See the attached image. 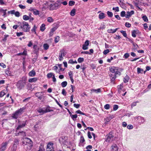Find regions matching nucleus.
Segmentation results:
<instances>
[{"label":"nucleus","mask_w":151,"mask_h":151,"mask_svg":"<svg viewBox=\"0 0 151 151\" xmlns=\"http://www.w3.org/2000/svg\"><path fill=\"white\" fill-rule=\"evenodd\" d=\"M22 145L27 151H30L33 146V142L30 139L25 137L22 142Z\"/></svg>","instance_id":"1"},{"label":"nucleus","mask_w":151,"mask_h":151,"mask_svg":"<svg viewBox=\"0 0 151 151\" xmlns=\"http://www.w3.org/2000/svg\"><path fill=\"white\" fill-rule=\"evenodd\" d=\"M20 28L25 32H28L30 30V27L28 23L25 21L18 22Z\"/></svg>","instance_id":"2"},{"label":"nucleus","mask_w":151,"mask_h":151,"mask_svg":"<svg viewBox=\"0 0 151 151\" xmlns=\"http://www.w3.org/2000/svg\"><path fill=\"white\" fill-rule=\"evenodd\" d=\"M26 109V107H24L20 108L19 109L16 111L13 114L12 117L13 119H17L19 115L21 114L23 111Z\"/></svg>","instance_id":"3"},{"label":"nucleus","mask_w":151,"mask_h":151,"mask_svg":"<svg viewBox=\"0 0 151 151\" xmlns=\"http://www.w3.org/2000/svg\"><path fill=\"white\" fill-rule=\"evenodd\" d=\"M68 137L63 136L60 137L59 140L61 144L66 145L68 144Z\"/></svg>","instance_id":"4"},{"label":"nucleus","mask_w":151,"mask_h":151,"mask_svg":"<svg viewBox=\"0 0 151 151\" xmlns=\"http://www.w3.org/2000/svg\"><path fill=\"white\" fill-rule=\"evenodd\" d=\"M106 141L107 142H110L112 141L114 139L113 133L111 132L106 136Z\"/></svg>","instance_id":"5"},{"label":"nucleus","mask_w":151,"mask_h":151,"mask_svg":"<svg viewBox=\"0 0 151 151\" xmlns=\"http://www.w3.org/2000/svg\"><path fill=\"white\" fill-rule=\"evenodd\" d=\"M67 54L66 51L64 49H62L60 50L58 57L59 60L61 61L63 59V57H65Z\"/></svg>","instance_id":"6"},{"label":"nucleus","mask_w":151,"mask_h":151,"mask_svg":"<svg viewBox=\"0 0 151 151\" xmlns=\"http://www.w3.org/2000/svg\"><path fill=\"white\" fill-rule=\"evenodd\" d=\"M134 118L140 125L144 123L145 122L144 118L140 116L135 117Z\"/></svg>","instance_id":"7"},{"label":"nucleus","mask_w":151,"mask_h":151,"mask_svg":"<svg viewBox=\"0 0 151 151\" xmlns=\"http://www.w3.org/2000/svg\"><path fill=\"white\" fill-rule=\"evenodd\" d=\"M25 85V81H19L17 84V88L19 89H21L23 88Z\"/></svg>","instance_id":"8"},{"label":"nucleus","mask_w":151,"mask_h":151,"mask_svg":"<svg viewBox=\"0 0 151 151\" xmlns=\"http://www.w3.org/2000/svg\"><path fill=\"white\" fill-rule=\"evenodd\" d=\"M53 145V143L51 142L48 143L47 145V151H54V148Z\"/></svg>","instance_id":"9"},{"label":"nucleus","mask_w":151,"mask_h":151,"mask_svg":"<svg viewBox=\"0 0 151 151\" xmlns=\"http://www.w3.org/2000/svg\"><path fill=\"white\" fill-rule=\"evenodd\" d=\"M9 142H3L1 145L0 151H4L6 149Z\"/></svg>","instance_id":"10"},{"label":"nucleus","mask_w":151,"mask_h":151,"mask_svg":"<svg viewBox=\"0 0 151 151\" xmlns=\"http://www.w3.org/2000/svg\"><path fill=\"white\" fill-rule=\"evenodd\" d=\"M89 41L88 40H86L84 44L83 45L82 48L84 50H87L88 49V46L89 45Z\"/></svg>","instance_id":"11"},{"label":"nucleus","mask_w":151,"mask_h":151,"mask_svg":"<svg viewBox=\"0 0 151 151\" xmlns=\"http://www.w3.org/2000/svg\"><path fill=\"white\" fill-rule=\"evenodd\" d=\"M26 121H22V123H20V124L19 125L18 127L17 128V130L19 129H20L24 127L25 126L26 124Z\"/></svg>","instance_id":"12"},{"label":"nucleus","mask_w":151,"mask_h":151,"mask_svg":"<svg viewBox=\"0 0 151 151\" xmlns=\"http://www.w3.org/2000/svg\"><path fill=\"white\" fill-rule=\"evenodd\" d=\"M15 135L16 136H19V135L22 136L24 137L26 136V132L24 131H19L17 132H16L15 134Z\"/></svg>","instance_id":"13"},{"label":"nucleus","mask_w":151,"mask_h":151,"mask_svg":"<svg viewBox=\"0 0 151 151\" xmlns=\"http://www.w3.org/2000/svg\"><path fill=\"white\" fill-rule=\"evenodd\" d=\"M58 27H55L51 29L49 32V36L51 37L53 35L54 32L57 29Z\"/></svg>","instance_id":"14"},{"label":"nucleus","mask_w":151,"mask_h":151,"mask_svg":"<svg viewBox=\"0 0 151 151\" xmlns=\"http://www.w3.org/2000/svg\"><path fill=\"white\" fill-rule=\"evenodd\" d=\"M50 8V10H56L58 9L57 7L55 5V4H50L49 5Z\"/></svg>","instance_id":"15"},{"label":"nucleus","mask_w":151,"mask_h":151,"mask_svg":"<svg viewBox=\"0 0 151 151\" xmlns=\"http://www.w3.org/2000/svg\"><path fill=\"white\" fill-rule=\"evenodd\" d=\"M118 147L117 145L114 144L111 146V151H118Z\"/></svg>","instance_id":"16"},{"label":"nucleus","mask_w":151,"mask_h":151,"mask_svg":"<svg viewBox=\"0 0 151 151\" xmlns=\"http://www.w3.org/2000/svg\"><path fill=\"white\" fill-rule=\"evenodd\" d=\"M134 12L133 10L131 11L130 12H127L126 17V18H129L132 15L134 14Z\"/></svg>","instance_id":"17"},{"label":"nucleus","mask_w":151,"mask_h":151,"mask_svg":"<svg viewBox=\"0 0 151 151\" xmlns=\"http://www.w3.org/2000/svg\"><path fill=\"white\" fill-rule=\"evenodd\" d=\"M33 51L35 53L37 54L39 50V48L37 45H34L33 46Z\"/></svg>","instance_id":"18"},{"label":"nucleus","mask_w":151,"mask_h":151,"mask_svg":"<svg viewBox=\"0 0 151 151\" xmlns=\"http://www.w3.org/2000/svg\"><path fill=\"white\" fill-rule=\"evenodd\" d=\"M62 1L63 0H57L56 2L54 3L58 8L61 6V1Z\"/></svg>","instance_id":"19"},{"label":"nucleus","mask_w":151,"mask_h":151,"mask_svg":"<svg viewBox=\"0 0 151 151\" xmlns=\"http://www.w3.org/2000/svg\"><path fill=\"white\" fill-rule=\"evenodd\" d=\"M7 92V89H4L2 90L0 92V97H3Z\"/></svg>","instance_id":"20"},{"label":"nucleus","mask_w":151,"mask_h":151,"mask_svg":"<svg viewBox=\"0 0 151 151\" xmlns=\"http://www.w3.org/2000/svg\"><path fill=\"white\" fill-rule=\"evenodd\" d=\"M118 67H112L110 68V71L113 73H115L116 70H117Z\"/></svg>","instance_id":"21"},{"label":"nucleus","mask_w":151,"mask_h":151,"mask_svg":"<svg viewBox=\"0 0 151 151\" xmlns=\"http://www.w3.org/2000/svg\"><path fill=\"white\" fill-rule=\"evenodd\" d=\"M139 31L138 30H134L132 31V35L134 37H136V34L138 33Z\"/></svg>","instance_id":"22"},{"label":"nucleus","mask_w":151,"mask_h":151,"mask_svg":"<svg viewBox=\"0 0 151 151\" xmlns=\"http://www.w3.org/2000/svg\"><path fill=\"white\" fill-rule=\"evenodd\" d=\"M117 70H116L114 74V75H120L121 74V72L123 70V69L120 68L118 67Z\"/></svg>","instance_id":"23"},{"label":"nucleus","mask_w":151,"mask_h":151,"mask_svg":"<svg viewBox=\"0 0 151 151\" xmlns=\"http://www.w3.org/2000/svg\"><path fill=\"white\" fill-rule=\"evenodd\" d=\"M118 29V28H117L114 29H108L107 30V32L109 33H115Z\"/></svg>","instance_id":"24"},{"label":"nucleus","mask_w":151,"mask_h":151,"mask_svg":"<svg viewBox=\"0 0 151 151\" xmlns=\"http://www.w3.org/2000/svg\"><path fill=\"white\" fill-rule=\"evenodd\" d=\"M105 17V14L104 13H100L99 15V18L100 19H104Z\"/></svg>","instance_id":"25"},{"label":"nucleus","mask_w":151,"mask_h":151,"mask_svg":"<svg viewBox=\"0 0 151 151\" xmlns=\"http://www.w3.org/2000/svg\"><path fill=\"white\" fill-rule=\"evenodd\" d=\"M36 74V73L35 71L34 70H32L30 71L29 73V76L31 77L34 76Z\"/></svg>","instance_id":"26"},{"label":"nucleus","mask_w":151,"mask_h":151,"mask_svg":"<svg viewBox=\"0 0 151 151\" xmlns=\"http://www.w3.org/2000/svg\"><path fill=\"white\" fill-rule=\"evenodd\" d=\"M76 9L74 8L70 12V14L72 16H74L76 14Z\"/></svg>","instance_id":"27"},{"label":"nucleus","mask_w":151,"mask_h":151,"mask_svg":"<svg viewBox=\"0 0 151 151\" xmlns=\"http://www.w3.org/2000/svg\"><path fill=\"white\" fill-rule=\"evenodd\" d=\"M129 80V77L127 75L123 78L124 82L125 83H127Z\"/></svg>","instance_id":"28"},{"label":"nucleus","mask_w":151,"mask_h":151,"mask_svg":"<svg viewBox=\"0 0 151 151\" xmlns=\"http://www.w3.org/2000/svg\"><path fill=\"white\" fill-rule=\"evenodd\" d=\"M37 80V78H31L29 80V82L30 83L35 82Z\"/></svg>","instance_id":"29"},{"label":"nucleus","mask_w":151,"mask_h":151,"mask_svg":"<svg viewBox=\"0 0 151 151\" xmlns=\"http://www.w3.org/2000/svg\"><path fill=\"white\" fill-rule=\"evenodd\" d=\"M123 84H121L120 85H118L117 86V88L118 90V91L119 93H120L121 92V90L123 88Z\"/></svg>","instance_id":"30"},{"label":"nucleus","mask_w":151,"mask_h":151,"mask_svg":"<svg viewBox=\"0 0 151 151\" xmlns=\"http://www.w3.org/2000/svg\"><path fill=\"white\" fill-rule=\"evenodd\" d=\"M144 71L143 69L139 68H137V72L138 74L143 73Z\"/></svg>","instance_id":"31"},{"label":"nucleus","mask_w":151,"mask_h":151,"mask_svg":"<svg viewBox=\"0 0 151 151\" xmlns=\"http://www.w3.org/2000/svg\"><path fill=\"white\" fill-rule=\"evenodd\" d=\"M45 25L44 24H42L40 27V30L42 32L44 31L45 29Z\"/></svg>","instance_id":"32"},{"label":"nucleus","mask_w":151,"mask_h":151,"mask_svg":"<svg viewBox=\"0 0 151 151\" xmlns=\"http://www.w3.org/2000/svg\"><path fill=\"white\" fill-rule=\"evenodd\" d=\"M23 19L24 20H28L29 19V17L26 15H24L23 16Z\"/></svg>","instance_id":"33"},{"label":"nucleus","mask_w":151,"mask_h":151,"mask_svg":"<svg viewBox=\"0 0 151 151\" xmlns=\"http://www.w3.org/2000/svg\"><path fill=\"white\" fill-rule=\"evenodd\" d=\"M37 111L39 113L42 114L45 113V110L41 108L37 110Z\"/></svg>","instance_id":"34"},{"label":"nucleus","mask_w":151,"mask_h":151,"mask_svg":"<svg viewBox=\"0 0 151 151\" xmlns=\"http://www.w3.org/2000/svg\"><path fill=\"white\" fill-rule=\"evenodd\" d=\"M47 21L51 23L53 22L54 20L51 17H49L47 18Z\"/></svg>","instance_id":"35"},{"label":"nucleus","mask_w":151,"mask_h":151,"mask_svg":"<svg viewBox=\"0 0 151 151\" xmlns=\"http://www.w3.org/2000/svg\"><path fill=\"white\" fill-rule=\"evenodd\" d=\"M70 116L73 120H75L77 117V114L73 115L72 114Z\"/></svg>","instance_id":"36"},{"label":"nucleus","mask_w":151,"mask_h":151,"mask_svg":"<svg viewBox=\"0 0 151 151\" xmlns=\"http://www.w3.org/2000/svg\"><path fill=\"white\" fill-rule=\"evenodd\" d=\"M86 68V67L84 65L81 66V69H82V72L84 74H85L86 73V71L85 70Z\"/></svg>","instance_id":"37"},{"label":"nucleus","mask_w":151,"mask_h":151,"mask_svg":"<svg viewBox=\"0 0 151 151\" xmlns=\"http://www.w3.org/2000/svg\"><path fill=\"white\" fill-rule=\"evenodd\" d=\"M107 14L110 17H111L113 16V14L111 12L108 11L107 12Z\"/></svg>","instance_id":"38"},{"label":"nucleus","mask_w":151,"mask_h":151,"mask_svg":"<svg viewBox=\"0 0 151 151\" xmlns=\"http://www.w3.org/2000/svg\"><path fill=\"white\" fill-rule=\"evenodd\" d=\"M116 78V76L115 75H114L112 77V78L111 79V82L113 83H114V81Z\"/></svg>","instance_id":"39"},{"label":"nucleus","mask_w":151,"mask_h":151,"mask_svg":"<svg viewBox=\"0 0 151 151\" xmlns=\"http://www.w3.org/2000/svg\"><path fill=\"white\" fill-rule=\"evenodd\" d=\"M17 146L15 145H13L11 148V151H16Z\"/></svg>","instance_id":"40"},{"label":"nucleus","mask_w":151,"mask_h":151,"mask_svg":"<svg viewBox=\"0 0 151 151\" xmlns=\"http://www.w3.org/2000/svg\"><path fill=\"white\" fill-rule=\"evenodd\" d=\"M91 91H93L97 93L101 92V89L100 88H98L97 89H93Z\"/></svg>","instance_id":"41"},{"label":"nucleus","mask_w":151,"mask_h":151,"mask_svg":"<svg viewBox=\"0 0 151 151\" xmlns=\"http://www.w3.org/2000/svg\"><path fill=\"white\" fill-rule=\"evenodd\" d=\"M0 13L3 14V16H5L6 14V10L0 9Z\"/></svg>","instance_id":"42"},{"label":"nucleus","mask_w":151,"mask_h":151,"mask_svg":"<svg viewBox=\"0 0 151 151\" xmlns=\"http://www.w3.org/2000/svg\"><path fill=\"white\" fill-rule=\"evenodd\" d=\"M75 2L73 1H69L68 3L69 5L70 6H73L75 4Z\"/></svg>","instance_id":"43"},{"label":"nucleus","mask_w":151,"mask_h":151,"mask_svg":"<svg viewBox=\"0 0 151 151\" xmlns=\"http://www.w3.org/2000/svg\"><path fill=\"white\" fill-rule=\"evenodd\" d=\"M49 47V45L47 44H45L43 45V48L44 50H47Z\"/></svg>","instance_id":"44"},{"label":"nucleus","mask_w":151,"mask_h":151,"mask_svg":"<svg viewBox=\"0 0 151 151\" xmlns=\"http://www.w3.org/2000/svg\"><path fill=\"white\" fill-rule=\"evenodd\" d=\"M67 84V83L66 81L62 82L61 83V86L63 87H65Z\"/></svg>","instance_id":"45"},{"label":"nucleus","mask_w":151,"mask_h":151,"mask_svg":"<svg viewBox=\"0 0 151 151\" xmlns=\"http://www.w3.org/2000/svg\"><path fill=\"white\" fill-rule=\"evenodd\" d=\"M84 58H83L80 57L78 59V61L79 63H81L84 61Z\"/></svg>","instance_id":"46"},{"label":"nucleus","mask_w":151,"mask_h":151,"mask_svg":"<svg viewBox=\"0 0 151 151\" xmlns=\"http://www.w3.org/2000/svg\"><path fill=\"white\" fill-rule=\"evenodd\" d=\"M142 18L143 20L146 22H147L148 21V19L146 15H144L142 17Z\"/></svg>","instance_id":"47"},{"label":"nucleus","mask_w":151,"mask_h":151,"mask_svg":"<svg viewBox=\"0 0 151 151\" xmlns=\"http://www.w3.org/2000/svg\"><path fill=\"white\" fill-rule=\"evenodd\" d=\"M53 75H54V74L52 73H48L47 75V77L48 78H50L53 76Z\"/></svg>","instance_id":"48"},{"label":"nucleus","mask_w":151,"mask_h":151,"mask_svg":"<svg viewBox=\"0 0 151 151\" xmlns=\"http://www.w3.org/2000/svg\"><path fill=\"white\" fill-rule=\"evenodd\" d=\"M50 107L48 106L47 108L45 109V113H46L48 112H50L51 110L50 109Z\"/></svg>","instance_id":"49"},{"label":"nucleus","mask_w":151,"mask_h":151,"mask_svg":"<svg viewBox=\"0 0 151 151\" xmlns=\"http://www.w3.org/2000/svg\"><path fill=\"white\" fill-rule=\"evenodd\" d=\"M120 32L122 33L124 37H127V34L126 33V31L123 30H121L120 31Z\"/></svg>","instance_id":"50"},{"label":"nucleus","mask_w":151,"mask_h":151,"mask_svg":"<svg viewBox=\"0 0 151 151\" xmlns=\"http://www.w3.org/2000/svg\"><path fill=\"white\" fill-rule=\"evenodd\" d=\"M27 53V51L26 50H24L22 52L18 54V55H26Z\"/></svg>","instance_id":"51"},{"label":"nucleus","mask_w":151,"mask_h":151,"mask_svg":"<svg viewBox=\"0 0 151 151\" xmlns=\"http://www.w3.org/2000/svg\"><path fill=\"white\" fill-rule=\"evenodd\" d=\"M19 141L17 139H15L14 141V145H15L16 146H17V145H18Z\"/></svg>","instance_id":"52"},{"label":"nucleus","mask_w":151,"mask_h":151,"mask_svg":"<svg viewBox=\"0 0 151 151\" xmlns=\"http://www.w3.org/2000/svg\"><path fill=\"white\" fill-rule=\"evenodd\" d=\"M83 136H81L80 138V142L81 143H83L85 142Z\"/></svg>","instance_id":"53"},{"label":"nucleus","mask_w":151,"mask_h":151,"mask_svg":"<svg viewBox=\"0 0 151 151\" xmlns=\"http://www.w3.org/2000/svg\"><path fill=\"white\" fill-rule=\"evenodd\" d=\"M118 108V106L117 105L115 104L113 106V110L114 111L116 110Z\"/></svg>","instance_id":"54"},{"label":"nucleus","mask_w":151,"mask_h":151,"mask_svg":"<svg viewBox=\"0 0 151 151\" xmlns=\"http://www.w3.org/2000/svg\"><path fill=\"white\" fill-rule=\"evenodd\" d=\"M110 52L109 50V49H107L106 50H105L104 52H103V54L105 55H106L107 53H109Z\"/></svg>","instance_id":"55"},{"label":"nucleus","mask_w":151,"mask_h":151,"mask_svg":"<svg viewBox=\"0 0 151 151\" xmlns=\"http://www.w3.org/2000/svg\"><path fill=\"white\" fill-rule=\"evenodd\" d=\"M125 14H126V13L124 11H122L121 12L120 15L122 17H123L125 16L126 15Z\"/></svg>","instance_id":"56"},{"label":"nucleus","mask_w":151,"mask_h":151,"mask_svg":"<svg viewBox=\"0 0 151 151\" xmlns=\"http://www.w3.org/2000/svg\"><path fill=\"white\" fill-rule=\"evenodd\" d=\"M129 54L128 53H125L123 56V58H125V59L127 58H128L129 57Z\"/></svg>","instance_id":"57"},{"label":"nucleus","mask_w":151,"mask_h":151,"mask_svg":"<svg viewBox=\"0 0 151 151\" xmlns=\"http://www.w3.org/2000/svg\"><path fill=\"white\" fill-rule=\"evenodd\" d=\"M60 37L58 36H57L55 38V43H57L59 41Z\"/></svg>","instance_id":"58"},{"label":"nucleus","mask_w":151,"mask_h":151,"mask_svg":"<svg viewBox=\"0 0 151 151\" xmlns=\"http://www.w3.org/2000/svg\"><path fill=\"white\" fill-rule=\"evenodd\" d=\"M104 108L107 110L109 109L110 108V105L108 104H106L104 106Z\"/></svg>","instance_id":"59"},{"label":"nucleus","mask_w":151,"mask_h":151,"mask_svg":"<svg viewBox=\"0 0 151 151\" xmlns=\"http://www.w3.org/2000/svg\"><path fill=\"white\" fill-rule=\"evenodd\" d=\"M37 28V27H36L35 25H34L33 27V28L31 29V31L32 32H35V33H36L35 32L36 29Z\"/></svg>","instance_id":"60"},{"label":"nucleus","mask_w":151,"mask_h":151,"mask_svg":"<svg viewBox=\"0 0 151 151\" xmlns=\"http://www.w3.org/2000/svg\"><path fill=\"white\" fill-rule=\"evenodd\" d=\"M112 9L113 10L115 11V12H118L119 11V8L118 7H113Z\"/></svg>","instance_id":"61"},{"label":"nucleus","mask_w":151,"mask_h":151,"mask_svg":"<svg viewBox=\"0 0 151 151\" xmlns=\"http://www.w3.org/2000/svg\"><path fill=\"white\" fill-rule=\"evenodd\" d=\"M125 25L126 27L128 28L130 27L131 26V24L128 22H126Z\"/></svg>","instance_id":"62"},{"label":"nucleus","mask_w":151,"mask_h":151,"mask_svg":"<svg viewBox=\"0 0 151 151\" xmlns=\"http://www.w3.org/2000/svg\"><path fill=\"white\" fill-rule=\"evenodd\" d=\"M33 14L35 15H37L39 14V11L35 9L34 11Z\"/></svg>","instance_id":"63"},{"label":"nucleus","mask_w":151,"mask_h":151,"mask_svg":"<svg viewBox=\"0 0 151 151\" xmlns=\"http://www.w3.org/2000/svg\"><path fill=\"white\" fill-rule=\"evenodd\" d=\"M14 15L16 17H19L20 16V13L18 11H17L15 13Z\"/></svg>","instance_id":"64"}]
</instances>
